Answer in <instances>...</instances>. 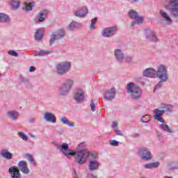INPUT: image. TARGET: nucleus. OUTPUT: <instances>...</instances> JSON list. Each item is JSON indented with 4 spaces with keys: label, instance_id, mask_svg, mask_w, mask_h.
Returning <instances> with one entry per match:
<instances>
[{
    "label": "nucleus",
    "instance_id": "1",
    "mask_svg": "<svg viewBox=\"0 0 178 178\" xmlns=\"http://www.w3.org/2000/svg\"><path fill=\"white\" fill-rule=\"evenodd\" d=\"M56 147L59 149L60 152L67 158L75 156V162L79 165H84L87 162V159H89V170L91 172L98 170L99 169V163L98 162V156L95 153H90L87 149H77L76 152H74L72 149L69 148L67 143H63L62 145L56 143Z\"/></svg>",
    "mask_w": 178,
    "mask_h": 178
},
{
    "label": "nucleus",
    "instance_id": "2",
    "mask_svg": "<svg viewBox=\"0 0 178 178\" xmlns=\"http://www.w3.org/2000/svg\"><path fill=\"white\" fill-rule=\"evenodd\" d=\"M127 92L129 94L135 101H137L141 98L143 95V90L138 86V85L130 82L127 86Z\"/></svg>",
    "mask_w": 178,
    "mask_h": 178
},
{
    "label": "nucleus",
    "instance_id": "3",
    "mask_svg": "<svg viewBox=\"0 0 178 178\" xmlns=\"http://www.w3.org/2000/svg\"><path fill=\"white\" fill-rule=\"evenodd\" d=\"M74 86V81L71 79H65L58 88V95L60 97H65L70 92Z\"/></svg>",
    "mask_w": 178,
    "mask_h": 178
},
{
    "label": "nucleus",
    "instance_id": "4",
    "mask_svg": "<svg viewBox=\"0 0 178 178\" xmlns=\"http://www.w3.org/2000/svg\"><path fill=\"white\" fill-rule=\"evenodd\" d=\"M70 69H72V62H60L56 65V73L58 74V76H65L66 73L70 72Z\"/></svg>",
    "mask_w": 178,
    "mask_h": 178
},
{
    "label": "nucleus",
    "instance_id": "5",
    "mask_svg": "<svg viewBox=\"0 0 178 178\" xmlns=\"http://www.w3.org/2000/svg\"><path fill=\"white\" fill-rule=\"evenodd\" d=\"M156 77H158L163 81H168L169 76H168V67L165 65H159L156 70Z\"/></svg>",
    "mask_w": 178,
    "mask_h": 178
},
{
    "label": "nucleus",
    "instance_id": "6",
    "mask_svg": "<svg viewBox=\"0 0 178 178\" xmlns=\"http://www.w3.org/2000/svg\"><path fill=\"white\" fill-rule=\"evenodd\" d=\"M165 8L170 12L174 17H178V0H168V3L165 5Z\"/></svg>",
    "mask_w": 178,
    "mask_h": 178
},
{
    "label": "nucleus",
    "instance_id": "7",
    "mask_svg": "<svg viewBox=\"0 0 178 178\" xmlns=\"http://www.w3.org/2000/svg\"><path fill=\"white\" fill-rule=\"evenodd\" d=\"M66 37V31L63 29H59L56 32H54L51 35L50 45H54L58 40H62Z\"/></svg>",
    "mask_w": 178,
    "mask_h": 178
},
{
    "label": "nucleus",
    "instance_id": "8",
    "mask_svg": "<svg viewBox=\"0 0 178 178\" xmlns=\"http://www.w3.org/2000/svg\"><path fill=\"white\" fill-rule=\"evenodd\" d=\"M138 155L143 161H151V159H152V154H151L149 149L145 147L138 148Z\"/></svg>",
    "mask_w": 178,
    "mask_h": 178
},
{
    "label": "nucleus",
    "instance_id": "9",
    "mask_svg": "<svg viewBox=\"0 0 178 178\" xmlns=\"http://www.w3.org/2000/svg\"><path fill=\"white\" fill-rule=\"evenodd\" d=\"M49 15V10L47 9H42L38 13L36 17L33 19V21L35 22V23H43V22H45V19L48 17Z\"/></svg>",
    "mask_w": 178,
    "mask_h": 178
},
{
    "label": "nucleus",
    "instance_id": "10",
    "mask_svg": "<svg viewBox=\"0 0 178 178\" xmlns=\"http://www.w3.org/2000/svg\"><path fill=\"white\" fill-rule=\"evenodd\" d=\"M118 29L115 26H110L104 29L102 31V35L104 38H111V37H113L116 34Z\"/></svg>",
    "mask_w": 178,
    "mask_h": 178
},
{
    "label": "nucleus",
    "instance_id": "11",
    "mask_svg": "<svg viewBox=\"0 0 178 178\" xmlns=\"http://www.w3.org/2000/svg\"><path fill=\"white\" fill-rule=\"evenodd\" d=\"M17 168L20 172L24 173V175H29L30 173V169L29 168V165L26 161H20L18 162Z\"/></svg>",
    "mask_w": 178,
    "mask_h": 178
},
{
    "label": "nucleus",
    "instance_id": "12",
    "mask_svg": "<svg viewBox=\"0 0 178 178\" xmlns=\"http://www.w3.org/2000/svg\"><path fill=\"white\" fill-rule=\"evenodd\" d=\"M159 15L161 19L164 22L165 24H172V17H170V15L165 10H160Z\"/></svg>",
    "mask_w": 178,
    "mask_h": 178
},
{
    "label": "nucleus",
    "instance_id": "13",
    "mask_svg": "<svg viewBox=\"0 0 178 178\" xmlns=\"http://www.w3.org/2000/svg\"><path fill=\"white\" fill-rule=\"evenodd\" d=\"M115 97H116V89L115 88H111L104 92V99L106 101H112L115 99Z\"/></svg>",
    "mask_w": 178,
    "mask_h": 178
},
{
    "label": "nucleus",
    "instance_id": "14",
    "mask_svg": "<svg viewBox=\"0 0 178 178\" xmlns=\"http://www.w3.org/2000/svg\"><path fill=\"white\" fill-rule=\"evenodd\" d=\"M75 101L77 104H81V102H84V91L82 89H78L75 91L74 97Z\"/></svg>",
    "mask_w": 178,
    "mask_h": 178
},
{
    "label": "nucleus",
    "instance_id": "15",
    "mask_svg": "<svg viewBox=\"0 0 178 178\" xmlns=\"http://www.w3.org/2000/svg\"><path fill=\"white\" fill-rule=\"evenodd\" d=\"M8 173H10L12 178H22V174L19 168L13 165L8 169Z\"/></svg>",
    "mask_w": 178,
    "mask_h": 178
},
{
    "label": "nucleus",
    "instance_id": "16",
    "mask_svg": "<svg viewBox=\"0 0 178 178\" xmlns=\"http://www.w3.org/2000/svg\"><path fill=\"white\" fill-rule=\"evenodd\" d=\"M87 15H88V8L86 6L81 7L74 12V15L76 16V17L84 18Z\"/></svg>",
    "mask_w": 178,
    "mask_h": 178
},
{
    "label": "nucleus",
    "instance_id": "17",
    "mask_svg": "<svg viewBox=\"0 0 178 178\" xmlns=\"http://www.w3.org/2000/svg\"><path fill=\"white\" fill-rule=\"evenodd\" d=\"M145 37L148 41H150L151 42H158V37H156V35H155V33L154 31L147 29L145 31Z\"/></svg>",
    "mask_w": 178,
    "mask_h": 178
},
{
    "label": "nucleus",
    "instance_id": "18",
    "mask_svg": "<svg viewBox=\"0 0 178 178\" xmlns=\"http://www.w3.org/2000/svg\"><path fill=\"white\" fill-rule=\"evenodd\" d=\"M143 76L145 77L155 78L156 77V70L154 68H147L143 71Z\"/></svg>",
    "mask_w": 178,
    "mask_h": 178
},
{
    "label": "nucleus",
    "instance_id": "19",
    "mask_svg": "<svg viewBox=\"0 0 178 178\" xmlns=\"http://www.w3.org/2000/svg\"><path fill=\"white\" fill-rule=\"evenodd\" d=\"M7 118L12 120L13 122H16L19 119V112L16 111H8L6 113Z\"/></svg>",
    "mask_w": 178,
    "mask_h": 178
},
{
    "label": "nucleus",
    "instance_id": "20",
    "mask_svg": "<svg viewBox=\"0 0 178 178\" xmlns=\"http://www.w3.org/2000/svg\"><path fill=\"white\" fill-rule=\"evenodd\" d=\"M114 56L118 62H123V60L124 59V53L122 49H116L114 51Z\"/></svg>",
    "mask_w": 178,
    "mask_h": 178
},
{
    "label": "nucleus",
    "instance_id": "21",
    "mask_svg": "<svg viewBox=\"0 0 178 178\" xmlns=\"http://www.w3.org/2000/svg\"><path fill=\"white\" fill-rule=\"evenodd\" d=\"M43 119L46 120V122H50V123H56V117H55L52 113H45Z\"/></svg>",
    "mask_w": 178,
    "mask_h": 178
},
{
    "label": "nucleus",
    "instance_id": "22",
    "mask_svg": "<svg viewBox=\"0 0 178 178\" xmlns=\"http://www.w3.org/2000/svg\"><path fill=\"white\" fill-rule=\"evenodd\" d=\"M8 5L10 6L11 9L16 10L20 8L22 1H20V0H8Z\"/></svg>",
    "mask_w": 178,
    "mask_h": 178
},
{
    "label": "nucleus",
    "instance_id": "23",
    "mask_svg": "<svg viewBox=\"0 0 178 178\" xmlns=\"http://www.w3.org/2000/svg\"><path fill=\"white\" fill-rule=\"evenodd\" d=\"M0 156H2L4 159H7V161H10L13 158V154L8 151V149H3L0 152Z\"/></svg>",
    "mask_w": 178,
    "mask_h": 178
},
{
    "label": "nucleus",
    "instance_id": "24",
    "mask_svg": "<svg viewBox=\"0 0 178 178\" xmlns=\"http://www.w3.org/2000/svg\"><path fill=\"white\" fill-rule=\"evenodd\" d=\"M81 27H83V24L76 22H72L67 27V29L69 30V31H73V30H76V29H81Z\"/></svg>",
    "mask_w": 178,
    "mask_h": 178
},
{
    "label": "nucleus",
    "instance_id": "25",
    "mask_svg": "<svg viewBox=\"0 0 178 178\" xmlns=\"http://www.w3.org/2000/svg\"><path fill=\"white\" fill-rule=\"evenodd\" d=\"M42 37H44V28L37 29L35 33V39L36 41H41Z\"/></svg>",
    "mask_w": 178,
    "mask_h": 178
},
{
    "label": "nucleus",
    "instance_id": "26",
    "mask_svg": "<svg viewBox=\"0 0 178 178\" xmlns=\"http://www.w3.org/2000/svg\"><path fill=\"white\" fill-rule=\"evenodd\" d=\"M160 108L161 111H163V113L165 112H172L173 111V106L170 104H166L164 103H162L160 106Z\"/></svg>",
    "mask_w": 178,
    "mask_h": 178
},
{
    "label": "nucleus",
    "instance_id": "27",
    "mask_svg": "<svg viewBox=\"0 0 178 178\" xmlns=\"http://www.w3.org/2000/svg\"><path fill=\"white\" fill-rule=\"evenodd\" d=\"M10 18L5 13H0V23H9Z\"/></svg>",
    "mask_w": 178,
    "mask_h": 178
},
{
    "label": "nucleus",
    "instance_id": "28",
    "mask_svg": "<svg viewBox=\"0 0 178 178\" xmlns=\"http://www.w3.org/2000/svg\"><path fill=\"white\" fill-rule=\"evenodd\" d=\"M60 121L63 123V124H67V126H70V127H74V122L69 121V120L66 117H63L60 119Z\"/></svg>",
    "mask_w": 178,
    "mask_h": 178
},
{
    "label": "nucleus",
    "instance_id": "29",
    "mask_svg": "<svg viewBox=\"0 0 178 178\" xmlns=\"http://www.w3.org/2000/svg\"><path fill=\"white\" fill-rule=\"evenodd\" d=\"M143 22H144V17L138 15L135 20L131 22L130 26L131 27H133L134 24H141Z\"/></svg>",
    "mask_w": 178,
    "mask_h": 178
},
{
    "label": "nucleus",
    "instance_id": "30",
    "mask_svg": "<svg viewBox=\"0 0 178 178\" xmlns=\"http://www.w3.org/2000/svg\"><path fill=\"white\" fill-rule=\"evenodd\" d=\"M51 54L50 51L48 50H40V51H36L34 53L35 56H45Z\"/></svg>",
    "mask_w": 178,
    "mask_h": 178
},
{
    "label": "nucleus",
    "instance_id": "31",
    "mask_svg": "<svg viewBox=\"0 0 178 178\" xmlns=\"http://www.w3.org/2000/svg\"><path fill=\"white\" fill-rule=\"evenodd\" d=\"M159 166V162H154L145 165V169H156Z\"/></svg>",
    "mask_w": 178,
    "mask_h": 178
},
{
    "label": "nucleus",
    "instance_id": "32",
    "mask_svg": "<svg viewBox=\"0 0 178 178\" xmlns=\"http://www.w3.org/2000/svg\"><path fill=\"white\" fill-rule=\"evenodd\" d=\"M153 113H154V115H153L154 119L155 118L161 117L162 115H163V113H164L163 110H160L159 108H155L154 110Z\"/></svg>",
    "mask_w": 178,
    "mask_h": 178
},
{
    "label": "nucleus",
    "instance_id": "33",
    "mask_svg": "<svg viewBox=\"0 0 178 178\" xmlns=\"http://www.w3.org/2000/svg\"><path fill=\"white\" fill-rule=\"evenodd\" d=\"M35 3L34 1H31V3H27V1H25L24 4L25 5L26 10H33V7L34 6Z\"/></svg>",
    "mask_w": 178,
    "mask_h": 178
},
{
    "label": "nucleus",
    "instance_id": "34",
    "mask_svg": "<svg viewBox=\"0 0 178 178\" xmlns=\"http://www.w3.org/2000/svg\"><path fill=\"white\" fill-rule=\"evenodd\" d=\"M160 129H161L164 131H167V133H172V129L169 128V125L168 124H160Z\"/></svg>",
    "mask_w": 178,
    "mask_h": 178
},
{
    "label": "nucleus",
    "instance_id": "35",
    "mask_svg": "<svg viewBox=\"0 0 178 178\" xmlns=\"http://www.w3.org/2000/svg\"><path fill=\"white\" fill-rule=\"evenodd\" d=\"M161 81L156 85L154 87V92H155L156 90H159V88H161L163 86V83H166L168 81H162V79H160Z\"/></svg>",
    "mask_w": 178,
    "mask_h": 178
},
{
    "label": "nucleus",
    "instance_id": "36",
    "mask_svg": "<svg viewBox=\"0 0 178 178\" xmlns=\"http://www.w3.org/2000/svg\"><path fill=\"white\" fill-rule=\"evenodd\" d=\"M151 120V118L149 117V115H145L143 116L140 119V122L142 123H148Z\"/></svg>",
    "mask_w": 178,
    "mask_h": 178
},
{
    "label": "nucleus",
    "instance_id": "37",
    "mask_svg": "<svg viewBox=\"0 0 178 178\" xmlns=\"http://www.w3.org/2000/svg\"><path fill=\"white\" fill-rule=\"evenodd\" d=\"M138 16L137 12L134 10H129V17L131 19H136Z\"/></svg>",
    "mask_w": 178,
    "mask_h": 178
},
{
    "label": "nucleus",
    "instance_id": "38",
    "mask_svg": "<svg viewBox=\"0 0 178 178\" xmlns=\"http://www.w3.org/2000/svg\"><path fill=\"white\" fill-rule=\"evenodd\" d=\"M97 20H98V18H97V17H95L91 19V24L90 26V30H95V29H96L95 23H97Z\"/></svg>",
    "mask_w": 178,
    "mask_h": 178
},
{
    "label": "nucleus",
    "instance_id": "39",
    "mask_svg": "<svg viewBox=\"0 0 178 178\" xmlns=\"http://www.w3.org/2000/svg\"><path fill=\"white\" fill-rule=\"evenodd\" d=\"M18 136L20 137V138H22L24 141H27L29 140V136H27V135L24 134L23 132H19Z\"/></svg>",
    "mask_w": 178,
    "mask_h": 178
},
{
    "label": "nucleus",
    "instance_id": "40",
    "mask_svg": "<svg viewBox=\"0 0 178 178\" xmlns=\"http://www.w3.org/2000/svg\"><path fill=\"white\" fill-rule=\"evenodd\" d=\"M27 156L30 163H31L33 166H35V161H34L33 156L31 154H28Z\"/></svg>",
    "mask_w": 178,
    "mask_h": 178
},
{
    "label": "nucleus",
    "instance_id": "41",
    "mask_svg": "<svg viewBox=\"0 0 178 178\" xmlns=\"http://www.w3.org/2000/svg\"><path fill=\"white\" fill-rule=\"evenodd\" d=\"M90 108L92 112H95L97 106H95V103L94 102L93 99L91 100Z\"/></svg>",
    "mask_w": 178,
    "mask_h": 178
},
{
    "label": "nucleus",
    "instance_id": "42",
    "mask_svg": "<svg viewBox=\"0 0 178 178\" xmlns=\"http://www.w3.org/2000/svg\"><path fill=\"white\" fill-rule=\"evenodd\" d=\"M110 144L113 145V147H119V142L115 140H111Z\"/></svg>",
    "mask_w": 178,
    "mask_h": 178
},
{
    "label": "nucleus",
    "instance_id": "43",
    "mask_svg": "<svg viewBox=\"0 0 178 178\" xmlns=\"http://www.w3.org/2000/svg\"><path fill=\"white\" fill-rule=\"evenodd\" d=\"M8 55H11V56H15V57L19 56V54H17V52H16L13 50L9 51H8Z\"/></svg>",
    "mask_w": 178,
    "mask_h": 178
},
{
    "label": "nucleus",
    "instance_id": "44",
    "mask_svg": "<svg viewBox=\"0 0 178 178\" xmlns=\"http://www.w3.org/2000/svg\"><path fill=\"white\" fill-rule=\"evenodd\" d=\"M154 120H157V122H160V123H165V120L161 117H156Z\"/></svg>",
    "mask_w": 178,
    "mask_h": 178
},
{
    "label": "nucleus",
    "instance_id": "45",
    "mask_svg": "<svg viewBox=\"0 0 178 178\" xmlns=\"http://www.w3.org/2000/svg\"><path fill=\"white\" fill-rule=\"evenodd\" d=\"M114 131H115L117 136H121L122 137H123V136H124L123 133H122V131L120 130H119L118 129L114 130Z\"/></svg>",
    "mask_w": 178,
    "mask_h": 178
},
{
    "label": "nucleus",
    "instance_id": "46",
    "mask_svg": "<svg viewBox=\"0 0 178 178\" xmlns=\"http://www.w3.org/2000/svg\"><path fill=\"white\" fill-rule=\"evenodd\" d=\"M112 127L113 129V130H117L118 129V123L116 122H112Z\"/></svg>",
    "mask_w": 178,
    "mask_h": 178
},
{
    "label": "nucleus",
    "instance_id": "47",
    "mask_svg": "<svg viewBox=\"0 0 178 178\" xmlns=\"http://www.w3.org/2000/svg\"><path fill=\"white\" fill-rule=\"evenodd\" d=\"M79 148H86L87 147V144L86 143H81L78 145Z\"/></svg>",
    "mask_w": 178,
    "mask_h": 178
},
{
    "label": "nucleus",
    "instance_id": "48",
    "mask_svg": "<svg viewBox=\"0 0 178 178\" xmlns=\"http://www.w3.org/2000/svg\"><path fill=\"white\" fill-rule=\"evenodd\" d=\"M20 82L21 83H29V79L24 78V77H21Z\"/></svg>",
    "mask_w": 178,
    "mask_h": 178
},
{
    "label": "nucleus",
    "instance_id": "49",
    "mask_svg": "<svg viewBox=\"0 0 178 178\" xmlns=\"http://www.w3.org/2000/svg\"><path fill=\"white\" fill-rule=\"evenodd\" d=\"M29 122L31 124L35 123V118H29Z\"/></svg>",
    "mask_w": 178,
    "mask_h": 178
},
{
    "label": "nucleus",
    "instance_id": "50",
    "mask_svg": "<svg viewBox=\"0 0 178 178\" xmlns=\"http://www.w3.org/2000/svg\"><path fill=\"white\" fill-rule=\"evenodd\" d=\"M35 67L34 66H31L29 67V72H35Z\"/></svg>",
    "mask_w": 178,
    "mask_h": 178
},
{
    "label": "nucleus",
    "instance_id": "51",
    "mask_svg": "<svg viewBox=\"0 0 178 178\" xmlns=\"http://www.w3.org/2000/svg\"><path fill=\"white\" fill-rule=\"evenodd\" d=\"M139 0H128L130 3H136V2H138Z\"/></svg>",
    "mask_w": 178,
    "mask_h": 178
},
{
    "label": "nucleus",
    "instance_id": "52",
    "mask_svg": "<svg viewBox=\"0 0 178 178\" xmlns=\"http://www.w3.org/2000/svg\"><path fill=\"white\" fill-rule=\"evenodd\" d=\"M134 138H138L140 137V134H135L133 135Z\"/></svg>",
    "mask_w": 178,
    "mask_h": 178
},
{
    "label": "nucleus",
    "instance_id": "53",
    "mask_svg": "<svg viewBox=\"0 0 178 178\" xmlns=\"http://www.w3.org/2000/svg\"><path fill=\"white\" fill-rule=\"evenodd\" d=\"M126 60H127V62H131V57H127V58H126Z\"/></svg>",
    "mask_w": 178,
    "mask_h": 178
},
{
    "label": "nucleus",
    "instance_id": "54",
    "mask_svg": "<svg viewBox=\"0 0 178 178\" xmlns=\"http://www.w3.org/2000/svg\"><path fill=\"white\" fill-rule=\"evenodd\" d=\"M1 76H2V74L0 73V77H1Z\"/></svg>",
    "mask_w": 178,
    "mask_h": 178
},
{
    "label": "nucleus",
    "instance_id": "55",
    "mask_svg": "<svg viewBox=\"0 0 178 178\" xmlns=\"http://www.w3.org/2000/svg\"><path fill=\"white\" fill-rule=\"evenodd\" d=\"M171 169H175V168H171Z\"/></svg>",
    "mask_w": 178,
    "mask_h": 178
}]
</instances>
